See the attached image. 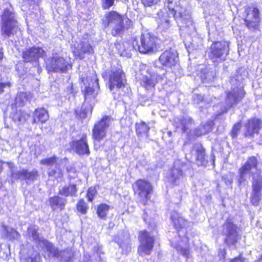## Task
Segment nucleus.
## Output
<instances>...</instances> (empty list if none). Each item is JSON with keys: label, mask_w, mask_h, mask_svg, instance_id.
<instances>
[{"label": "nucleus", "mask_w": 262, "mask_h": 262, "mask_svg": "<svg viewBox=\"0 0 262 262\" xmlns=\"http://www.w3.org/2000/svg\"><path fill=\"white\" fill-rule=\"evenodd\" d=\"M46 55V52L41 48L37 47L27 49L22 53L23 59L25 62L32 63L38 67L39 58Z\"/></svg>", "instance_id": "nucleus-14"}, {"label": "nucleus", "mask_w": 262, "mask_h": 262, "mask_svg": "<svg viewBox=\"0 0 262 262\" xmlns=\"http://www.w3.org/2000/svg\"><path fill=\"white\" fill-rule=\"evenodd\" d=\"M212 122H208L204 125L200 126L198 128H196L194 130V135L199 137L210 132L212 129Z\"/></svg>", "instance_id": "nucleus-32"}, {"label": "nucleus", "mask_w": 262, "mask_h": 262, "mask_svg": "<svg viewBox=\"0 0 262 262\" xmlns=\"http://www.w3.org/2000/svg\"><path fill=\"white\" fill-rule=\"evenodd\" d=\"M136 126V132L138 135L142 136L147 135L149 130V127L144 122L137 123Z\"/></svg>", "instance_id": "nucleus-36"}, {"label": "nucleus", "mask_w": 262, "mask_h": 262, "mask_svg": "<svg viewBox=\"0 0 262 262\" xmlns=\"http://www.w3.org/2000/svg\"><path fill=\"white\" fill-rule=\"evenodd\" d=\"M140 245L138 252L140 255L144 256L150 254L154 246L155 238L149 232L141 231L139 235Z\"/></svg>", "instance_id": "nucleus-10"}, {"label": "nucleus", "mask_w": 262, "mask_h": 262, "mask_svg": "<svg viewBox=\"0 0 262 262\" xmlns=\"http://www.w3.org/2000/svg\"><path fill=\"white\" fill-rule=\"evenodd\" d=\"M114 3L115 0H102V6L104 9H108Z\"/></svg>", "instance_id": "nucleus-46"}, {"label": "nucleus", "mask_w": 262, "mask_h": 262, "mask_svg": "<svg viewBox=\"0 0 262 262\" xmlns=\"http://www.w3.org/2000/svg\"><path fill=\"white\" fill-rule=\"evenodd\" d=\"M58 158L56 156L46 158L40 161V163L42 165L50 166V167H54L55 165H57Z\"/></svg>", "instance_id": "nucleus-38"}, {"label": "nucleus", "mask_w": 262, "mask_h": 262, "mask_svg": "<svg viewBox=\"0 0 262 262\" xmlns=\"http://www.w3.org/2000/svg\"><path fill=\"white\" fill-rule=\"evenodd\" d=\"M229 51L228 42L225 41L213 42L210 48L208 57L214 62H221L225 60Z\"/></svg>", "instance_id": "nucleus-7"}, {"label": "nucleus", "mask_w": 262, "mask_h": 262, "mask_svg": "<svg viewBox=\"0 0 262 262\" xmlns=\"http://www.w3.org/2000/svg\"><path fill=\"white\" fill-rule=\"evenodd\" d=\"M107 25L111 28V34L114 36H121L125 30L133 25V21L124 17L115 11L106 14Z\"/></svg>", "instance_id": "nucleus-3"}, {"label": "nucleus", "mask_w": 262, "mask_h": 262, "mask_svg": "<svg viewBox=\"0 0 262 262\" xmlns=\"http://www.w3.org/2000/svg\"><path fill=\"white\" fill-rule=\"evenodd\" d=\"M169 136H171L172 133L170 131L168 132L167 133Z\"/></svg>", "instance_id": "nucleus-56"}, {"label": "nucleus", "mask_w": 262, "mask_h": 262, "mask_svg": "<svg viewBox=\"0 0 262 262\" xmlns=\"http://www.w3.org/2000/svg\"><path fill=\"white\" fill-rule=\"evenodd\" d=\"M160 2V0H141V2L145 7H151L155 5Z\"/></svg>", "instance_id": "nucleus-48"}, {"label": "nucleus", "mask_w": 262, "mask_h": 262, "mask_svg": "<svg viewBox=\"0 0 262 262\" xmlns=\"http://www.w3.org/2000/svg\"><path fill=\"white\" fill-rule=\"evenodd\" d=\"M239 228L231 220H227L223 225V233L226 235L225 242L227 244L234 245L239 237Z\"/></svg>", "instance_id": "nucleus-13"}, {"label": "nucleus", "mask_w": 262, "mask_h": 262, "mask_svg": "<svg viewBox=\"0 0 262 262\" xmlns=\"http://www.w3.org/2000/svg\"><path fill=\"white\" fill-rule=\"evenodd\" d=\"M193 100L194 103L199 104L204 100V96L200 94H194L193 96Z\"/></svg>", "instance_id": "nucleus-50"}, {"label": "nucleus", "mask_w": 262, "mask_h": 262, "mask_svg": "<svg viewBox=\"0 0 262 262\" xmlns=\"http://www.w3.org/2000/svg\"><path fill=\"white\" fill-rule=\"evenodd\" d=\"M28 118L29 116L27 114L21 112L16 113L13 117L14 121L19 123L25 122Z\"/></svg>", "instance_id": "nucleus-40"}, {"label": "nucleus", "mask_w": 262, "mask_h": 262, "mask_svg": "<svg viewBox=\"0 0 262 262\" xmlns=\"http://www.w3.org/2000/svg\"><path fill=\"white\" fill-rule=\"evenodd\" d=\"M38 176V172L36 170H33L30 172L27 170L23 169L20 171H12L11 172V177L12 179L15 180L21 179L34 181L37 179Z\"/></svg>", "instance_id": "nucleus-23"}, {"label": "nucleus", "mask_w": 262, "mask_h": 262, "mask_svg": "<svg viewBox=\"0 0 262 262\" xmlns=\"http://www.w3.org/2000/svg\"><path fill=\"white\" fill-rule=\"evenodd\" d=\"M80 79L85 85L82 92L84 94L85 101H91L95 98L99 92L98 79L94 73L89 75H81Z\"/></svg>", "instance_id": "nucleus-5"}, {"label": "nucleus", "mask_w": 262, "mask_h": 262, "mask_svg": "<svg viewBox=\"0 0 262 262\" xmlns=\"http://www.w3.org/2000/svg\"><path fill=\"white\" fill-rule=\"evenodd\" d=\"M166 7L168 8L169 13L173 17L177 19L178 18V16L177 15L176 11L174 9V4L172 1L167 0Z\"/></svg>", "instance_id": "nucleus-43"}, {"label": "nucleus", "mask_w": 262, "mask_h": 262, "mask_svg": "<svg viewBox=\"0 0 262 262\" xmlns=\"http://www.w3.org/2000/svg\"><path fill=\"white\" fill-rule=\"evenodd\" d=\"M118 245L120 248L122 249V253L126 254L129 251H130V246L128 239H126L123 242H117Z\"/></svg>", "instance_id": "nucleus-41"}, {"label": "nucleus", "mask_w": 262, "mask_h": 262, "mask_svg": "<svg viewBox=\"0 0 262 262\" xmlns=\"http://www.w3.org/2000/svg\"><path fill=\"white\" fill-rule=\"evenodd\" d=\"M159 61L163 66L171 68L178 62V53L176 51L171 49L166 50L160 56Z\"/></svg>", "instance_id": "nucleus-18"}, {"label": "nucleus", "mask_w": 262, "mask_h": 262, "mask_svg": "<svg viewBox=\"0 0 262 262\" xmlns=\"http://www.w3.org/2000/svg\"><path fill=\"white\" fill-rule=\"evenodd\" d=\"M182 164L180 161L174 163L173 167L171 168L170 173V181L174 185H178L183 179Z\"/></svg>", "instance_id": "nucleus-22"}, {"label": "nucleus", "mask_w": 262, "mask_h": 262, "mask_svg": "<svg viewBox=\"0 0 262 262\" xmlns=\"http://www.w3.org/2000/svg\"><path fill=\"white\" fill-rule=\"evenodd\" d=\"M77 209L82 214H85L88 207L83 200H80L77 204Z\"/></svg>", "instance_id": "nucleus-44"}, {"label": "nucleus", "mask_w": 262, "mask_h": 262, "mask_svg": "<svg viewBox=\"0 0 262 262\" xmlns=\"http://www.w3.org/2000/svg\"><path fill=\"white\" fill-rule=\"evenodd\" d=\"M37 230L38 229L35 226H31L28 228V232L33 240L37 242H42L43 246L51 256L57 258H60L61 260L63 261H68L69 260L70 254L68 251H59L52 243L47 240L41 239L39 236Z\"/></svg>", "instance_id": "nucleus-4"}, {"label": "nucleus", "mask_w": 262, "mask_h": 262, "mask_svg": "<svg viewBox=\"0 0 262 262\" xmlns=\"http://www.w3.org/2000/svg\"><path fill=\"white\" fill-rule=\"evenodd\" d=\"M231 262H244V259L239 257V258H235L234 259H232Z\"/></svg>", "instance_id": "nucleus-52"}, {"label": "nucleus", "mask_w": 262, "mask_h": 262, "mask_svg": "<svg viewBox=\"0 0 262 262\" xmlns=\"http://www.w3.org/2000/svg\"><path fill=\"white\" fill-rule=\"evenodd\" d=\"M157 15L159 29L164 31L169 29L171 25L169 19L171 14L166 11L160 10L158 12Z\"/></svg>", "instance_id": "nucleus-25"}, {"label": "nucleus", "mask_w": 262, "mask_h": 262, "mask_svg": "<svg viewBox=\"0 0 262 262\" xmlns=\"http://www.w3.org/2000/svg\"><path fill=\"white\" fill-rule=\"evenodd\" d=\"M175 123L177 127H181L182 130L185 132L191 126L192 120L191 118L185 116L181 119H177V120H175Z\"/></svg>", "instance_id": "nucleus-30"}, {"label": "nucleus", "mask_w": 262, "mask_h": 262, "mask_svg": "<svg viewBox=\"0 0 262 262\" xmlns=\"http://www.w3.org/2000/svg\"><path fill=\"white\" fill-rule=\"evenodd\" d=\"M241 125L239 123L235 124L232 128L231 131V136L233 138L237 137L238 132L240 130Z\"/></svg>", "instance_id": "nucleus-47"}, {"label": "nucleus", "mask_w": 262, "mask_h": 262, "mask_svg": "<svg viewBox=\"0 0 262 262\" xmlns=\"http://www.w3.org/2000/svg\"><path fill=\"white\" fill-rule=\"evenodd\" d=\"M48 175L49 177H54L58 179H61L63 177L61 169L60 168L59 164L55 165L54 167H50L48 169Z\"/></svg>", "instance_id": "nucleus-34"}, {"label": "nucleus", "mask_w": 262, "mask_h": 262, "mask_svg": "<svg viewBox=\"0 0 262 262\" xmlns=\"http://www.w3.org/2000/svg\"><path fill=\"white\" fill-rule=\"evenodd\" d=\"M29 100V95L27 93L20 92L17 94L15 101V104L18 106L25 105Z\"/></svg>", "instance_id": "nucleus-33"}, {"label": "nucleus", "mask_w": 262, "mask_h": 262, "mask_svg": "<svg viewBox=\"0 0 262 262\" xmlns=\"http://www.w3.org/2000/svg\"><path fill=\"white\" fill-rule=\"evenodd\" d=\"M4 228L6 232L7 236L10 239H16L19 237V233L15 230L4 226Z\"/></svg>", "instance_id": "nucleus-39"}, {"label": "nucleus", "mask_w": 262, "mask_h": 262, "mask_svg": "<svg viewBox=\"0 0 262 262\" xmlns=\"http://www.w3.org/2000/svg\"><path fill=\"white\" fill-rule=\"evenodd\" d=\"M113 121L112 117L105 116L95 124L93 129V138L94 140L99 142L106 137L107 130Z\"/></svg>", "instance_id": "nucleus-11"}, {"label": "nucleus", "mask_w": 262, "mask_h": 262, "mask_svg": "<svg viewBox=\"0 0 262 262\" xmlns=\"http://www.w3.org/2000/svg\"><path fill=\"white\" fill-rule=\"evenodd\" d=\"M157 38L150 33L145 31L140 36V45H137L139 51L143 53L153 52L156 49Z\"/></svg>", "instance_id": "nucleus-12"}, {"label": "nucleus", "mask_w": 262, "mask_h": 262, "mask_svg": "<svg viewBox=\"0 0 262 262\" xmlns=\"http://www.w3.org/2000/svg\"><path fill=\"white\" fill-rule=\"evenodd\" d=\"M10 82H6V83H0V94H2L4 92V89L6 87L10 86Z\"/></svg>", "instance_id": "nucleus-51"}, {"label": "nucleus", "mask_w": 262, "mask_h": 262, "mask_svg": "<svg viewBox=\"0 0 262 262\" xmlns=\"http://www.w3.org/2000/svg\"><path fill=\"white\" fill-rule=\"evenodd\" d=\"M125 73L121 69L120 64L111 67V70L109 73V89L111 91L115 89H120L125 87L126 84Z\"/></svg>", "instance_id": "nucleus-8"}, {"label": "nucleus", "mask_w": 262, "mask_h": 262, "mask_svg": "<svg viewBox=\"0 0 262 262\" xmlns=\"http://www.w3.org/2000/svg\"><path fill=\"white\" fill-rule=\"evenodd\" d=\"M207 78V76H204V77H203L202 76V79H204V80H205Z\"/></svg>", "instance_id": "nucleus-57"}, {"label": "nucleus", "mask_w": 262, "mask_h": 262, "mask_svg": "<svg viewBox=\"0 0 262 262\" xmlns=\"http://www.w3.org/2000/svg\"><path fill=\"white\" fill-rule=\"evenodd\" d=\"M72 146L75 149L76 152L80 156L84 155L89 156L90 154L85 135L83 134L79 140L73 141Z\"/></svg>", "instance_id": "nucleus-20"}, {"label": "nucleus", "mask_w": 262, "mask_h": 262, "mask_svg": "<svg viewBox=\"0 0 262 262\" xmlns=\"http://www.w3.org/2000/svg\"><path fill=\"white\" fill-rule=\"evenodd\" d=\"M33 117V124L44 123L49 119V115L48 111L45 108H37L34 112Z\"/></svg>", "instance_id": "nucleus-26"}, {"label": "nucleus", "mask_w": 262, "mask_h": 262, "mask_svg": "<svg viewBox=\"0 0 262 262\" xmlns=\"http://www.w3.org/2000/svg\"><path fill=\"white\" fill-rule=\"evenodd\" d=\"M49 202L53 210H62L64 208L67 200L59 196H54L50 199Z\"/></svg>", "instance_id": "nucleus-29"}, {"label": "nucleus", "mask_w": 262, "mask_h": 262, "mask_svg": "<svg viewBox=\"0 0 262 262\" xmlns=\"http://www.w3.org/2000/svg\"><path fill=\"white\" fill-rule=\"evenodd\" d=\"M191 155L194 157L197 164L206 166L208 161L206 158L205 149L200 143L195 144L191 150Z\"/></svg>", "instance_id": "nucleus-21"}, {"label": "nucleus", "mask_w": 262, "mask_h": 262, "mask_svg": "<svg viewBox=\"0 0 262 262\" xmlns=\"http://www.w3.org/2000/svg\"><path fill=\"white\" fill-rule=\"evenodd\" d=\"M114 47L118 54L122 56L130 57V51L134 49L137 50L134 44H132L129 41L123 40H117L114 44Z\"/></svg>", "instance_id": "nucleus-19"}, {"label": "nucleus", "mask_w": 262, "mask_h": 262, "mask_svg": "<svg viewBox=\"0 0 262 262\" xmlns=\"http://www.w3.org/2000/svg\"><path fill=\"white\" fill-rule=\"evenodd\" d=\"M243 78L238 75L231 79V83L235 86L231 90L227 92L225 99L226 107L222 111V113L227 112V110L239 103L245 97V92L242 85Z\"/></svg>", "instance_id": "nucleus-2"}, {"label": "nucleus", "mask_w": 262, "mask_h": 262, "mask_svg": "<svg viewBox=\"0 0 262 262\" xmlns=\"http://www.w3.org/2000/svg\"><path fill=\"white\" fill-rule=\"evenodd\" d=\"M183 242H184L185 243H186H186L188 242V239H187V238H186H186H184V239H183Z\"/></svg>", "instance_id": "nucleus-55"}, {"label": "nucleus", "mask_w": 262, "mask_h": 262, "mask_svg": "<svg viewBox=\"0 0 262 262\" xmlns=\"http://www.w3.org/2000/svg\"><path fill=\"white\" fill-rule=\"evenodd\" d=\"M176 248L178 251H180L183 255L186 256V257H188V256L189 254V251L188 248H183L181 245L176 246Z\"/></svg>", "instance_id": "nucleus-49"}, {"label": "nucleus", "mask_w": 262, "mask_h": 262, "mask_svg": "<svg viewBox=\"0 0 262 262\" xmlns=\"http://www.w3.org/2000/svg\"><path fill=\"white\" fill-rule=\"evenodd\" d=\"M158 71L151 72L149 73V76H143L140 82L145 89L148 90L154 88L156 83L165 76V71L164 70L159 69Z\"/></svg>", "instance_id": "nucleus-17"}, {"label": "nucleus", "mask_w": 262, "mask_h": 262, "mask_svg": "<svg viewBox=\"0 0 262 262\" xmlns=\"http://www.w3.org/2000/svg\"><path fill=\"white\" fill-rule=\"evenodd\" d=\"M3 58V49L0 48V60Z\"/></svg>", "instance_id": "nucleus-53"}, {"label": "nucleus", "mask_w": 262, "mask_h": 262, "mask_svg": "<svg viewBox=\"0 0 262 262\" xmlns=\"http://www.w3.org/2000/svg\"><path fill=\"white\" fill-rule=\"evenodd\" d=\"M238 185H242L248 183L252 177V189L251 201L254 205L259 202L262 190V173L260 169L258 168V161L256 157L249 158L245 163L238 170Z\"/></svg>", "instance_id": "nucleus-1"}, {"label": "nucleus", "mask_w": 262, "mask_h": 262, "mask_svg": "<svg viewBox=\"0 0 262 262\" xmlns=\"http://www.w3.org/2000/svg\"><path fill=\"white\" fill-rule=\"evenodd\" d=\"M170 219L173 226L178 230L182 229L186 226V221L176 211H173L171 213Z\"/></svg>", "instance_id": "nucleus-27"}, {"label": "nucleus", "mask_w": 262, "mask_h": 262, "mask_svg": "<svg viewBox=\"0 0 262 262\" xmlns=\"http://www.w3.org/2000/svg\"><path fill=\"white\" fill-rule=\"evenodd\" d=\"M2 17L1 33L5 37H10L16 33L19 29L14 17V13L8 9L4 10Z\"/></svg>", "instance_id": "nucleus-6"}, {"label": "nucleus", "mask_w": 262, "mask_h": 262, "mask_svg": "<svg viewBox=\"0 0 262 262\" xmlns=\"http://www.w3.org/2000/svg\"><path fill=\"white\" fill-rule=\"evenodd\" d=\"M246 16L245 21L250 29H256L259 23V12L258 9L253 6H247L245 8Z\"/></svg>", "instance_id": "nucleus-16"}, {"label": "nucleus", "mask_w": 262, "mask_h": 262, "mask_svg": "<svg viewBox=\"0 0 262 262\" xmlns=\"http://www.w3.org/2000/svg\"><path fill=\"white\" fill-rule=\"evenodd\" d=\"M135 193L140 198V201L143 205H145L148 199V195L152 191V188L151 184L144 180H139L133 185Z\"/></svg>", "instance_id": "nucleus-15"}, {"label": "nucleus", "mask_w": 262, "mask_h": 262, "mask_svg": "<svg viewBox=\"0 0 262 262\" xmlns=\"http://www.w3.org/2000/svg\"><path fill=\"white\" fill-rule=\"evenodd\" d=\"M109 207L106 204H101L97 208V213L98 215L102 219L106 218V214L108 211Z\"/></svg>", "instance_id": "nucleus-37"}, {"label": "nucleus", "mask_w": 262, "mask_h": 262, "mask_svg": "<svg viewBox=\"0 0 262 262\" xmlns=\"http://www.w3.org/2000/svg\"><path fill=\"white\" fill-rule=\"evenodd\" d=\"M96 193L97 191L95 187H91L89 188L86 196L89 202H92L93 201Z\"/></svg>", "instance_id": "nucleus-45"}, {"label": "nucleus", "mask_w": 262, "mask_h": 262, "mask_svg": "<svg viewBox=\"0 0 262 262\" xmlns=\"http://www.w3.org/2000/svg\"><path fill=\"white\" fill-rule=\"evenodd\" d=\"M260 138H261V143H262V135L260 136Z\"/></svg>", "instance_id": "nucleus-59"}, {"label": "nucleus", "mask_w": 262, "mask_h": 262, "mask_svg": "<svg viewBox=\"0 0 262 262\" xmlns=\"http://www.w3.org/2000/svg\"><path fill=\"white\" fill-rule=\"evenodd\" d=\"M260 121L258 119H253L249 121L247 125L246 136H252L254 134L257 133L260 126Z\"/></svg>", "instance_id": "nucleus-28"}, {"label": "nucleus", "mask_w": 262, "mask_h": 262, "mask_svg": "<svg viewBox=\"0 0 262 262\" xmlns=\"http://www.w3.org/2000/svg\"><path fill=\"white\" fill-rule=\"evenodd\" d=\"M241 69H239L238 71H237V73H238L241 71Z\"/></svg>", "instance_id": "nucleus-58"}, {"label": "nucleus", "mask_w": 262, "mask_h": 262, "mask_svg": "<svg viewBox=\"0 0 262 262\" xmlns=\"http://www.w3.org/2000/svg\"><path fill=\"white\" fill-rule=\"evenodd\" d=\"M254 262H262V255L260 256V257L259 258V259H258L257 260H256V261H255Z\"/></svg>", "instance_id": "nucleus-54"}, {"label": "nucleus", "mask_w": 262, "mask_h": 262, "mask_svg": "<svg viewBox=\"0 0 262 262\" xmlns=\"http://www.w3.org/2000/svg\"><path fill=\"white\" fill-rule=\"evenodd\" d=\"M46 69L49 72H66L71 68V65L69 64L64 58L58 56L57 54L53 55L46 61Z\"/></svg>", "instance_id": "nucleus-9"}, {"label": "nucleus", "mask_w": 262, "mask_h": 262, "mask_svg": "<svg viewBox=\"0 0 262 262\" xmlns=\"http://www.w3.org/2000/svg\"><path fill=\"white\" fill-rule=\"evenodd\" d=\"M179 17L180 20L182 22L185 24L186 25H189L191 24L192 20L191 19L190 15L188 13H185L183 14L182 12L179 13Z\"/></svg>", "instance_id": "nucleus-42"}, {"label": "nucleus", "mask_w": 262, "mask_h": 262, "mask_svg": "<svg viewBox=\"0 0 262 262\" xmlns=\"http://www.w3.org/2000/svg\"><path fill=\"white\" fill-rule=\"evenodd\" d=\"M91 113V108L90 106L84 108V106H83L80 109H76L75 111L76 117L81 119L85 118Z\"/></svg>", "instance_id": "nucleus-35"}, {"label": "nucleus", "mask_w": 262, "mask_h": 262, "mask_svg": "<svg viewBox=\"0 0 262 262\" xmlns=\"http://www.w3.org/2000/svg\"><path fill=\"white\" fill-rule=\"evenodd\" d=\"M77 191L76 185L74 184L64 186L59 189V194L65 196H76Z\"/></svg>", "instance_id": "nucleus-31"}, {"label": "nucleus", "mask_w": 262, "mask_h": 262, "mask_svg": "<svg viewBox=\"0 0 262 262\" xmlns=\"http://www.w3.org/2000/svg\"><path fill=\"white\" fill-rule=\"evenodd\" d=\"M93 52V49L87 40L81 41L77 44L75 47V50L73 51L75 55L80 58H83L82 56L84 53H91Z\"/></svg>", "instance_id": "nucleus-24"}]
</instances>
